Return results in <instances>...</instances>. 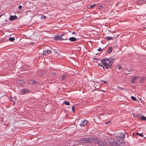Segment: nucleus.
<instances>
[{
    "label": "nucleus",
    "instance_id": "nucleus-1",
    "mask_svg": "<svg viewBox=\"0 0 146 146\" xmlns=\"http://www.w3.org/2000/svg\"><path fill=\"white\" fill-rule=\"evenodd\" d=\"M115 60V59L113 58H105L102 60L101 63L106 69H107L110 67Z\"/></svg>",
    "mask_w": 146,
    "mask_h": 146
},
{
    "label": "nucleus",
    "instance_id": "nucleus-2",
    "mask_svg": "<svg viewBox=\"0 0 146 146\" xmlns=\"http://www.w3.org/2000/svg\"><path fill=\"white\" fill-rule=\"evenodd\" d=\"M123 140L121 139H120L117 141H115L113 139L110 137H108L106 139V142L111 146H116L117 145H120L122 144Z\"/></svg>",
    "mask_w": 146,
    "mask_h": 146
},
{
    "label": "nucleus",
    "instance_id": "nucleus-3",
    "mask_svg": "<svg viewBox=\"0 0 146 146\" xmlns=\"http://www.w3.org/2000/svg\"><path fill=\"white\" fill-rule=\"evenodd\" d=\"M80 143H86L88 142L91 143L93 141L91 138H81L79 140Z\"/></svg>",
    "mask_w": 146,
    "mask_h": 146
},
{
    "label": "nucleus",
    "instance_id": "nucleus-4",
    "mask_svg": "<svg viewBox=\"0 0 146 146\" xmlns=\"http://www.w3.org/2000/svg\"><path fill=\"white\" fill-rule=\"evenodd\" d=\"M115 136L117 137L121 138H124L125 137V134L121 132H118L117 133L115 134Z\"/></svg>",
    "mask_w": 146,
    "mask_h": 146
},
{
    "label": "nucleus",
    "instance_id": "nucleus-5",
    "mask_svg": "<svg viewBox=\"0 0 146 146\" xmlns=\"http://www.w3.org/2000/svg\"><path fill=\"white\" fill-rule=\"evenodd\" d=\"M52 51L50 50H48L47 49H45L44 50L42 55L45 56H47L48 54L51 53Z\"/></svg>",
    "mask_w": 146,
    "mask_h": 146
},
{
    "label": "nucleus",
    "instance_id": "nucleus-6",
    "mask_svg": "<svg viewBox=\"0 0 146 146\" xmlns=\"http://www.w3.org/2000/svg\"><path fill=\"white\" fill-rule=\"evenodd\" d=\"M87 122L88 121L86 120H83L82 121L81 123L80 124V125L81 126H84L87 125Z\"/></svg>",
    "mask_w": 146,
    "mask_h": 146
},
{
    "label": "nucleus",
    "instance_id": "nucleus-7",
    "mask_svg": "<svg viewBox=\"0 0 146 146\" xmlns=\"http://www.w3.org/2000/svg\"><path fill=\"white\" fill-rule=\"evenodd\" d=\"M17 19V17L15 15L14 16L11 15L9 18V20L11 21H13L14 20L16 19Z\"/></svg>",
    "mask_w": 146,
    "mask_h": 146
},
{
    "label": "nucleus",
    "instance_id": "nucleus-8",
    "mask_svg": "<svg viewBox=\"0 0 146 146\" xmlns=\"http://www.w3.org/2000/svg\"><path fill=\"white\" fill-rule=\"evenodd\" d=\"M96 143L98 145H100V146H104V143L102 141H101L100 140H98L96 141Z\"/></svg>",
    "mask_w": 146,
    "mask_h": 146
},
{
    "label": "nucleus",
    "instance_id": "nucleus-9",
    "mask_svg": "<svg viewBox=\"0 0 146 146\" xmlns=\"http://www.w3.org/2000/svg\"><path fill=\"white\" fill-rule=\"evenodd\" d=\"M139 77L137 76L134 77L131 79V82L132 83H134L135 81L137 80V79Z\"/></svg>",
    "mask_w": 146,
    "mask_h": 146
},
{
    "label": "nucleus",
    "instance_id": "nucleus-10",
    "mask_svg": "<svg viewBox=\"0 0 146 146\" xmlns=\"http://www.w3.org/2000/svg\"><path fill=\"white\" fill-rule=\"evenodd\" d=\"M21 91L22 92L24 93H29V90L27 89H23L21 90Z\"/></svg>",
    "mask_w": 146,
    "mask_h": 146
},
{
    "label": "nucleus",
    "instance_id": "nucleus-11",
    "mask_svg": "<svg viewBox=\"0 0 146 146\" xmlns=\"http://www.w3.org/2000/svg\"><path fill=\"white\" fill-rule=\"evenodd\" d=\"M76 40L77 38L74 37H71L68 39V40L72 42L75 41Z\"/></svg>",
    "mask_w": 146,
    "mask_h": 146
},
{
    "label": "nucleus",
    "instance_id": "nucleus-12",
    "mask_svg": "<svg viewBox=\"0 0 146 146\" xmlns=\"http://www.w3.org/2000/svg\"><path fill=\"white\" fill-rule=\"evenodd\" d=\"M29 83L30 84H35L36 82L34 80H30L29 81Z\"/></svg>",
    "mask_w": 146,
    "mask_h": 146
},
{
    "label": "nucleus",
    "instance_id": "nucleus-13",
    "mask_svg": "<svg viewBox=\"0 0 146 146\" xmlns=\"http://www.w3.org/2000/svg\"><path fill=\"white\" fill-rule=\"evenodd\" d=\"M108 52L109 53H110L112 51V48L111 46H110L109 47L108 50Z\"/></svg>",
    "mask_w": 146,
    "mask_h": 146
},
{
    "label": "nucleus",
    "instance_id": "nucleus-14",
    "mask_svg": "<svg viewBox=\"0 0 146 146\" xmlns=\"http://www.w3.org/2000/svg\"><path fill=\"white\" fill-rule=\"evenodd\" d=\"M59 36L58 35H56L54 37V39L55 40H59Z\"/></svg>",
    "mask_w": 146,
    "mask_h": 146
},
{
    "label": "nucleus",
    "instance_id": "nucleus-15",
    "mask_svg": "<svg viewBox=\"0 0 146 146\" xmlns=\"http://www.w3.org/2000/svg\"><path fill=\"white\" fill-rule=\"evenodd\" d=\"M146 1V0H139V4L141 3V4L142 3H143ZM137 4L138 5V3H137Z\"/></svg>",
    "mask_w": 146,
    "mask_h": 146
},
{
    "label": "nucleus",
    "instance_id": "nucleus-16",
    "mask_svg": "<svg viewBox=\"0 0 146 146\" xmlns=\"http://www.w3.org/2000/svg\"><path fill=\"white\" fill-rule=\"evenodd\" d=\"M106 38L108 40H113V37L111 36H107L106 37Z\"/></svg>",
    "mask_w": 146,
    "mask_h": 146
},
{
    "label": "nucleus",
    "instance_id": "nucleus-17",
    "mask_svg": "<svg viewBox=\"0 0 146 146\" xmlns=\"http://www.w3.org/2000/svg\"><path fill=\"white\" fill-rule=\"evenodd\" d=\"M140 119L141 120H146V117L144 116H142L141 117Z\"/></svg>",
    "mask_w": 146,
    "mask_h": 146
},
{
    "label": "nucleus",
    "instance_id": "nucleus-18",
    "mask_svg": "<svg viewBox=\"0 0 146 146\" xmlns=\"http://www.w3.org/2000/svg\"><path fill=\"white\" fill-rule=\"evenodd\" d=\"M117 68L119 69H123V67L122 66H120V65H118L117 66Z\"/></svg>",
    "mask_w": 146,
    "mask_h": 146
},
{
    "label": "nucleus",
    "instance_id": "nucleus-19",
    "mask_svg": "<svg viewBox=\"0 0 146 146\" xmlns=\"http://www.w3.org/2000/svg\"><path fill=\"white\" fill-rule=\"evenodd\" d=\"M136 135H139L141 137H143V133H140L138 132H137L136 133Z\"/></svg>",
    "mask_w": 146,
    "mask_h": 146
},
{
    "label": "nucleus",
    "instance_id": "nucleus-20",
    "mask_svg": "<svg viewBox=\"0 0 146 146\" xmlns=\"http://www.w3.org/2000/svg\"><path fill=\"white\" fill-rule=\"evenodd\" d=\"M64 103L66 105H70V102L68 101H65L64 102Z\"/></svg>",
    "mask_w": 146,
    "mask_h": 146
},
{
    "label": "nucleus",
    "instance_id": "nucleus-21",
    "mask_svg": "<svg viewBox=\"0 0 146 146\" xmlns=\"http://www.w3.org/2000/svg\"><path fill=\"white\" fill-rule=\"evenodd\" d=\"M9 39L11 41H13L15 40V39L14 38L12 37L9 38Z\"/></svg>",
    "mask_w": 146,
    "mask_h": 146
},
{
    "label": "nucleus",
    "instance_id": "nucleus-22",
    "mask_svg": "<svg viewBox=\"0 0 146 146\" xmlns=\"http://www.w3.org/2000/svg\"><path fill=\"white\" fill-rule=\"evenodd\" d=\"M10 100L12 102H14V99L12 98V97L9 96V98Z\"/></svg>",
    "mask_w": 146,
    "mask_h": 146
},
{
    "label": "nucleus",
    "instance_id": "nucleus-23",
    "mask_svg": "<svg viewBox=\"0 0 146 146\" xmlns=\"http://www.w3.org/2000/svg\"><path fill=\"white\" fill-rule=\"evenodd\" d=\"M131 99L134 101H136V98L134 96H131Z\"/></svg>",
    "mask_w": 146,
    "mask_h": 146
},
{
    "label": "nucleus",
    "instance_id": "nucleus-24",
    "mask_svg": "<svg viewBox=\"0 0 146 146\" xmlns=\"http://www.w3.org/2000/svg\"><path fill=\"white\" fill-rule=\"evenodd\" d=\"M66 77V75L65 74H63L62 76V78L63 80L65 79Z\"/></svg>",
    "mask_w": 146,
    "mask_h": 146
},
{
    "label": "nucleus",
    "instance_id": "nucleus-25",
    "mask_svg": "<svg viewBox=\"0 0 146 146\" xmlns=\"http://www.w3.org/2000/svg\"><path fill=\"white\" fill-rule=\"evenodd\" d=\"M100 82L105 84L107 83V82L104 80H101L100 81Z\"/></svg>",
    "mask_w": 146,
    "mask_h": 146
},
{
    "label": "nucleus",
    "instance_id": "nucleus-26",
    "mask_svg": "<svg viewBox=\"0 0 146 146\" xmlns=\"http://www.w3.org/2000/svg\"><path fill=\"white\" fill-rule=\"evenodd\" d=\"M145 79V78L144 77H142L141 79H140V81H141V82H144V79Z\"/></svg>",
    "mask_w": 146,
    "mask_h": 146
},
{
    "label": "nucleus",
    "instance_id": "nucleus-27",
    "mask_svg": "<svg viewBox=\"0 0 146 146\" xmlns=\"http://www.w3.org/2000/svg\"><path fill=\"white\" fill-rule=\"evenodd\" d=\"M96 4H94L93 5H90V8H92L94 6H95L96 5Z\"/></svg>",
    "mask_w": 146,
    "mask_h": 146
},
{
    "label": "nucleus",
    "instance_id": "nucleus-28",
    "mask_svg": "<svg viewBox=\"0 0 146 146\" xmlns=\"http://www.w3.org/2000/svg\"><path fill=\"white\" fill-rule=\"evenodd\" d=\"M64 40V39L63 38L59 37V40H60V41H62V40Z\"/></svg>",
    "mask_w": 146,
    "mask_h": 146
},
{
    "label": "nucleus",
    "instance_id": "nucleus-29",
    "mask_svg": "<svg viewBox=\"0 0 146 146\" xmlns=\"http://www.w3.org/2000/svg\"><path fill=\"white\" fill-rule=\"evenodd\" d=\"M46 18V17L44 15H43L41 17V18L43 19H45Z\"/></svg>",
    "mask_w": 146,
    "mask_h": 146
},
{
    "label": "nucleus",
    "instance_id": "nucleus-30",
    "mask_svg": "<svg viewBox=\"0 0 146 146\" xmlns=\"http://www.w3.org/2000/svg\"><path fill=\"white\" fill-rule=\"evenodd\" d=\"M75 107L74 106H73L72 108V110L73 112H74V111L75 110Z\"/></svg>",
    "mask_w": 146,
    "mask_h": 146
},
{
    "label": "nucleus",
    "instance_id": "nucleus-31",
    "mask_svg": "<svg viewBox=\"0 0 146 146\" xmlns=\"http://www.w3.org/2000/svg\"><path fill=\"white\" fill-rule=\"evenodd\" d=\"M102 50V49L101 48L99 47L98 49V51H100Z\"/></svg>",
    "mask_w": 146,
    "mask_h": 146
},
{
    "label": "nucleus",
    "instance_id": "nucleus-32",
    "mask_svg": "<svg viewBox=\"0 0 146 146\" xmlns=\"http://www.w3.org/2000/svg\"><path fill=\"white\" fill-rule=\"evenodd\" d=\"M22 7V6L21 5H19L18 7V8L19 9H21Z\"/></svg>",
    "mask_w": 146,
    "mask_h": 146
},
{
    "label": "nucleus",
    "instance_id": "nucleus-33",
    "mask_svg": "<svg viewBox=\"0 0 146 146\" xmlns=\"http://www.w3.org/2000/svg\"><path fill=\"white\" fill-rule=\"evenodd\" d=\"M63 35H64L63 34H62L61 35L59 36H60V37H61V36H62Z\"/></svg>",
    "mask_w": 146,
    "mask_h": 146
},
{
    "label": "nucleus",
    "instance_id": "nucleus-34",
    "mask_svg": "<svg viewBox=\"0 0 146 146\" xmlns=\"http://www.w3.org/2000/svg\"><path fill=\"white\" fill-rule=\"evenodd\" d=\"M128 72H132L133 71V70L132 69H130L129 70H128Z\"/></svg>",
    "mask_w": 146,
    "mask_h": 146
},
{
    "label": "nucleus",
    "instance_id": "nucleus-35",
    "mask_svg": "<svg viewBox=\"0 0 146 146\" xmlns=\"http://www.w3.org/2000/svg\"><path fill=\"white\" fill-rule=\"evenodd\" d=\"M103 7V6L102 5H99V7L100 8H102V7Z\"/></svg>",
    "mask_w": 146,
    "mask_h": 146
},
{
    "label": "nucleus",
    "instance_id": "nucleus-36",
    "mask_svg": "<svg viewBox=\"0 0 146 146\" xmlns=\"http://www.w3.org/2000/svg\"><path fill=\"white\" fill-rule=\"evenodd\" d=\"M110 121H109V122H106L105 123V124H107L108 123H110Z\"/></svg>",
    "mask_w": 146,
    "mask_h": 146
},
{
    "label": "nucleus",
    "instance_id": "nucleus-37",
    "mask_svg": "<svg viewBox=\"0 0 146 146\" xmlns=\"http://www.w3.org/2000/svg\"><path fill=\"white\" fill-rule=\"evenodd\" d=\"M101 91H102L103 92H106V91H105L104 90H102Z\"/></svg>",
    "mask_w": 146,
    "mask_h": 146
},
{
    "label": "nucleus",
    "instance_id": "nucleus-38",
    "mask_svg": "<svg viewBox=\"0 0 146 146\" xmlns=\"http://www.w3.org/2000/svg\"><path fill=\"white\" fill-rule=\"evenodd\" d=\"M75 33V32H73V33H72V34H74Z\"/></svg>",
    "mask_w": 146,
    "mask_h": 146
},
{
    "label": "nucleus",
    "instance_id": "nucleus-39",
    "mask_svg": "<svg viewBox=\"0 0 146 146\" xmlns=\"http://www.w3.org/2000/svg\"><path fill=\"white\" fill-rule=\"evenodd\" d=\"M3 15H0V17Z\"/></svg>",
    "mask_w": 146,
    "mask_h": 146
}]
</instances>
